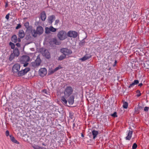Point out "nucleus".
<instances>
[{
  "label": "nucleus",
  "mask_w": 149,
  "mask_h": 149,
  "mask_svg": "<svg viewBox=\"0 0 149 149\" xmlns=\"http://www.w3.org/2000/svg\"><path fill=\"white\" fill-rule=\"evenodd\" d=\"M57 36L59 40H63L67 38V34L64 31L61 30L58 32Z\"/></svg>",
  "instance_id": "1"
},
{
  "label": "nucleus",
  "mask_w": 149,
  "mask_h": 149,
  "mask_svg": "<svg viewBox=\"0 0 149 149\" xmlns=\"http://www.w3.org/2000/svg\"><path fill=\"white\" fill-rule=\"evenodd\" d=\"M73 92V89L71 86H67L64 91V94L65 97H68Z\"/></svg>",
  "instance_id": "2"
},
{
  "label": "nucleus",
  "mask_w": 149,
  "mask_h": 149,
  "mask_svg": "<svg viewBox=\"0 0 149 149\" xmlns=\"http://www.w3.org/2000/svg\"><path fill=\"white\" fill-rule=\"evenodd\" d=\"M41 62L42 61L40 58V55H38L37 56L36 59L35 61L34 62H32L31 64L33 67L36 68L40 65L41 63Z\"/></svg>",
  "instance_id": "3"
},
{
  "label": "nucleus",
  "mask_w": 149,
  "mask_h": 149,
  "mask_svg": "<svg viewBox=\"0 0 149 149\" xmlns=\"http://www.w3.org/2000/svg\"><path fill=\"white\" fill-rule=\"evenodd\" d=\"M20 69V65L19 64L16 63L15 64L12 68V72L14 74L17 73Z\"/></svg>",
  "instance_id": "4"
},
{
  "label": "nucleus",
  "mask_w": 149,
  "mask_h": 149,
  "mask_svg": "<svg viewBox=\"0 0 149 149\" xmlns=\"http://www.w3.org/2000/svg\"><path fill=\"white\" fill-rule=\"evenodd\" d=\"M56 29L54 28L52 26L49 27H45V32L46 33L49 34L50 33V32H54L56 31Z\"/></svg>",
  "instance_id": "5"
},
{
  "label": "nucleus",
  "mask_w": 149,
  "mask_h": 149,
  "mask_svg": "<svg viewBox=\"0 0 149 149\" xmlns=\"http://www.w3.org/2000/svg\"><path fill=\"white\" fill-rule=\"evenodd\" d=\"M61 52L65 55H69L71 54L72 51L69 49L66 48H63L61 49Z\"/></svg>",
  "instance_id": "6"
},
{
  "label": "nucleus",
  "mask_w": 149,
  "mask_h": 149,
  "mask_svg": "<svg viewBox=\"0 0 149 149\" xmlns=\"http://www.w3.org/2000/svg\"><path fill=\"white\" fill-rule=\"evenodd\" d=\"M30 60L29 57L27 56H23L20 59V62L24 63L28 62Z\"/></svg>",
  "instance_id": "7"
},
{
  "label": "nucleus",
  "mask_w": 149,
  "mask_h": 149,
  "mask_svg": "<svg viewBox=\"0 0 149 149\" xmlns=\"http://www.w3.org/2000/svg\"><path fill=\"white\" fill-rule=\"evenodd\" d=\"M67 36L70 37L75 38L77 36V33L74 31H70L67 33Z\"/></svg>",
  "instance_id": "8"
},
{
  "label": "nucleus",
  "mask_w": 149,
  "mask_h": 149,
  "mask_svg": "<svg viewBox=\"0 0 149 149\" xmlns=\"http://www.w3.org/2000/svg\"><path fill=\"white\" fill-rule=\"evenodd\" d=\"M47 73V70L45 68H40L39 71V74L41 77L45 76Z\"/></svg>",
  "instance_id": "9"
},
{
  "label": "nucleus",
  "mask_w": 149,
  "mask_h": 149,
  "mask_svg": "<svg viewBox=\"0 0 149 149\" xmlns=\"http://www.w3.org/2000/svg\"><path fill=\"white\" fill-rule=\"evenodd\" d=\"M43 55L45 56L47 59H49L51 58V55L50 53L47 50L44 51Z\"/></svg>",
  "instance_id": "10"
},
{
  "label": "nucleus",
  "mask_w": 149,
  "mask_h": 149,
  "mask_svg": "<svg viewBox=\"0 0 149 149\" xmlns=\"http://www.w3.org/2000/svg\"><path fill=\"white\" fill-rule=\"evenodd\" d=\"M91 57V55L90 54H86L83 57L79 59V60L82 61H84L90 58Z\"/></svg>",
  "instance_id": "11"
},
{
  "label": "nucleus",
  "mask_w": 149,
  "mask_h": 149,
  "mask_svg": "<svg viewBox=\"0 0 149 149\" xmlns=\"http://www.w3.org/2000/svg\"><path fill=\"white\" fill-rule=\"evenodd\" d=\"M133 132L132 131L129 130L127 131V136L125 137V139L127 140H130L132 136Z\"/></svg>",
  "instance_id": "12"
},
{
  "label": "nucleus",
  "mask_w": 149,
  "mask_h": 149,
  "mask_svg": "<svg viewBox=\"0 0 149 149\" xmlns=\"http://www.w3.org/2000/svg\"><path fill=\"white\" fill-rule=\"evenodd\" d=\"M38 34L39 35L42 34L43 32V29L42 27L41 26H38L37 27L36 30Z\"/></svg>",
  "instance_id": "13"
},
{
  "label": "nucleus",
  "mask_w": 149,
  "mask_h": 149,
  "mask_svg": "<svg viewBox=\"0 0 149 149\" xmlns=\"http://www.w3.org/2000/svg\"><path fill=\"white\" fill-rule=\"evenodd\" d=\"M74 95L71 96L68 100V102L69 104L72 105L74 103Z\"/></svg>",
  "instance_id": "14"
},
{
  "label": "nucleus",
  "mask_w": 149,
  "mask_h": 149,
  "mask_svg": "<svg viewBox=\"0 0 149 149\" xmlns=\"http://www.w3.org/2000/svg\"><path fill=\"white\" fill-rule=\"evenodd\" d=\"M51 42L54 44L57 45H59L61 43L60 42L55 38H53L52 39Z\"/></svg>",
  "instance_id": "15"
},
{
  "label": "nucleus",
  "mask_w": 149,
  "mask_h": 149,
  "mask_svg": "<svg viewBox=\"0 0 149 149\" xmlns=\"http://www.w3.org/2000/svg\"><path fill=\"white\" fill-rule=\"evenodd\" d=\"M40 18L42 21L45 20L46 18V14L45 11L42 12L40 14Z\"/></svg>",
  "instance_id": "16"
},
{
  "label": "nucleus",
  "mask_w": 149,
  "mask_h": 149,
  "mask_svg": "<svg viewBox=\"0 0 149 149\" xmlns=\"http://www.w3.org/2000/svg\"><path fill=\"white\" fill-rule=\"evenodd\" d=\"M12 53L15 56L17 57L19 55V52L18 49L17 48H15L14 49Z\"/></svg>",
  "instance_id": "17"
},
{
  "label": "nucleus",
  "mask_w": 149,
  "mask_h": 149,
  "mask_svg": "<svg viewBox=\"0 0 149 149\" xmlns=\"http://www.w3.org/2000/svg\"><path fill=\"white\" fill-rule=\"evenodd\" d=\"M24 26L27 30H30L32 29V26H29V23L28 22H26L25 23Z\"/></svg>",
  "instance_id": "18"
},
{
  "label": "nucleus",
  "mask_w": 149,
  "mask_h": 149,
  "mask_svg": "<svg viewBox=\"0 0 149 149\" xmlns=\"http://www.w3.org/2000/svg\"><path fill=\"white\" fill-rule=\"evenodd\" d=\"M19 36L20 38H23L25 36L24 31L22 30H19Z\"/></svg>",
  "instance_id": "19"
},
{
  "label": "nucleus",
  "mask_w": 149,
  "mask_h": 149,
  "mask_svg": "<svg viewBox=\"0 0 149 149\" xmlns=\"http://www.w3.org/2000/svg\"><path fill=\"white\" fill-rule=\"evenodd\" d=\"M65 97L66 98L67 97H65V96H63L61 97V102L63 104H66L67 103V101L66 100Z\"/></svg>",
  "instance_id": "20"
},
{
  "label": "nucleus",
  "mask_w": 149,
  "mask_h": 149,
  "mask_svg": "<svg viewBox=\"0 0 149 149\" xmlns=\"http://www.w3.org/2000/svg\"><path fill=\"white\" fill-rule=\"evenodd\" d=\"M92 133L93 136V139H95L97 135L98 134V131L95 130H93L92 131Z\"/></svg>",
  "instance_id": "21"
},
{
  "label": "nucleus",
  "mask_w": 149,
  "mask_h": 149,
  "mask_svg": "<svg viewBox=\"0 0 149 149\" xmlns=\"http://www.w3.org/2000/svg\"><path fill=\"white\" fill-rule=\"evenodd\" d=\"M31 33L32 36L34 37H36L37 36V34L38 33L36 31L35 29L32 30L31 31Z\"/></svg>",
  "instance_id": "22"
},
{
  "label": "nucleus",
  "mask_w": 149,
  "mask_h": 149,
  "mask_svg": "<svg viewBox=\"0 0 149 149\" xmlns=\"http://www.w3.org/2000/svg\"><path fill=\"white\" fill-rule=\"evenodd\" d=\"M17 73V76L18 77L22 76L25 74L23 70H21L20 71H19Z\"/></svg>",
  "instance_id": "23"
},
{
  "label": "nucleus",
  "mask_w": 149,
  "mask_h": 149,
  "mask_svg": "<svg viewBox=\"0 0 149 149\" xmlns=\"http://www.w3.org/2000/svg\"><path fill=\"white\" fill-rule=\"evenodd\" d=\"M10 137L11 140L13 142L17 144H19V142L16 140L14 137L11 136H10Z\"/></svg>",
  "instance_id": "24"
},
{
  "label": "nucleus",
  "mask_w": 149,
  "mask_h": 149,
  "mask_svg": "<svg viewBox=\"0 0 149 149\" xmlns=\"http://www.w3.org/2000/svg\"><path fill=\"white\" fill-rule=\"evenodd\" d=\"M11 40L13 42L16 43L17 41V38L16 36L14 35L11 38Z\"/></svg>",
  "instance_id": "25"
},
{
  "label": "nucleus",
  "mask_w": 149,
  "mask_h": 149,
  "mask_svg": "<svg viewBox=\"0 0 149 149\" xmlns=\"http://www.w3.org/2000/svg\"><path fill=\"white\" fill-rule=\"evenodd\" d=\"M55 19V16L54 15H52L49 16L48 17L49 20L51 23H52L54 20Z\"/></svg>",
  "instance_id": "26"
},
{
  "label": "nucleus",
  "mask_w": 149,
  "mask_h": 149,
  "mask_svg": "<svg viewBox=\"0 0 149 149\" xmlns=\"http://www.w3.org/2000/svg\"><path fill=\"white\" fill-rule=\"evenodd\" d=\"M15 56L12 53L10 55L9 58V60L10 61H12L15 57Z\"/></svg>",
  "instance_id": "27"
},
{
  "label": "nucleus",
  "mask_w": 149,
  "mask_h": 149,
  "mask_svg": "<svg viewBox=\"0 0 149 149\" xmlns=\"http://www.w3.org/2000/svg\"><path fill=\"white\" fill-rule=\"evenodd\" d=\"M128 104L127 102L123 101V107L124 108L127 109L128 107Z\"/></svg>",
  "instance_id": "28"
},
{
  "label": "nucleus",
  "mask_w": 149,
  "mask_h": 149,
  "mask_svg": "<svg viewBox=\"0 0 149 149\" xmlns=\"http://www.w3.org/2000/svg\"><path fill=\"white\" fill-rule=\"evenodd\" d=\"M66 57L65 55H63L60 56L58 58V60L59 61H61L65 58Z\"/></svg>",
  "instance_id": "29"
},
{
  "label": "nucleus",
  "mask_w": 149,
  "mask_h": 149,
  "mask_svg": "<svg viewBox=\"0 0 149 149\" xmlns=\"http://www.w3.org/2000/svg\"><path fill=\"white\" fill-rule=\"evenodd\" d=\"M145 66L146 68L149 69V61H148L146 62L145 63Z\"/></svg>",
  "instance_id": "30"
},
{
  "label": "nucleus",
  "mask_w": 149,
  "mask_h": 149,
  "mask_svg": "<svg viewBox=\"0 0 149 149\" xmlns=\"http://www.w3.org/2000/svg\"><path fill=\"white\" fill-rule=\"evenodd\" d=\"M23 70L24 72V74H25L30 70V69L29 68H26Z\"/></svg>",
  "instance_id": "31"
},
{
  "label": "nucleus",
  "mask_w": 149,
  "mask_h": 149,
  "mask_svg": "<svg viewBox=\"0 0 149 149\" xmlns=\"http://www.w3.org/2000/svg\"><path fill=\"white\" fill-rule=\"evenodd\" d=\"M62 68V67H61L60 65H58V67H56L54 69L55 71H57L58 70Z\"/></svg>",
  "instance_id": "32"
},
{
  "label": "nucleus",
  "mask_w": 149,
  "mask_h": 149,
  "mask_svg": "<svg viewBox=\"0 0 149 149\" xmlns=\"http://www.w3.org/2000/svg\"><path fill=\"white\" fill-rule=\"evenodd\" d=\"M136 93H137L136 95V96L137 97H139L141 95V94L140 93V91L139 90H137V91H136Z\"/></svg>",
  "instance_id": "33"
},
{
  "label": "nucleus",
  "mask_w": 149,
  "mask_h": 149,
  "mask_svg": "<svg viewBox=\"0 0 149 149\" xmlns=\"http://www.w3.org/2000/svg\"><path fill=\"white\" fill-rule=\"evenodd\" d=\"M69 117L71 119L73 118V114L72 112H69Z\"/></svg>",
  "instance_id": "34"
},
{
  "label": "nucleus",
  "mask_w": 149,
  "mask_h": 149,
  "mask_svg": "<svg viewBox=\"0 0 149 149\" xmlns=\"http://www.w3.org/2000/svg\"><path fill=\"white\" fill-rule=\"evenodd\" d=\"M137 147V145L136 143H134L133 144L132 146V149H136Z\"/></svg>",
  "instance_id": "35"
},
{
  "label": "nucleus",
  "mask_w": 149,
  "mask_h": 149,
  "mask_svg": "<svg viewBox=\"0 0 149 149\" xmlns=\"http://www.w3.org/2000/svg\"><path fill=\"white\" fill-rule=\"evenodd\" d=\"M9 44L11 46V48L12 49H14L15 46V45L11 42H10Z\"/></svg>",
  "instance_id": "36"
},
{
  "label": "nucleus",
  "mask_w": 149,
  "mask_h": 149,
  "mask_svg": "<svg viewBox=\"0 0 149 149\" xmlns=\"http://www.w3.org/2000/svg\"><path fill=\"white\" fill-rule=\"evenodd\" d=\"M22 25L20 24H18L17 25V26L15 27V29H18L21 28Z\"/></svg>",
  "instance_id": "37"
},
{
  "label": "nucleus",
  "mask_w": 149,
  "mask_h": 149,
  "mask_svg": "<svg viewBox=\"0 0 149 149\" xmlns=\"http://www.w3.org/2000/svg\"><path fill=\"white\" fill-rule=\"evenodd\" d=\"M56 71H55L54 69L50 70H49V73L50 74H52Z\"/></svg>",
  "instance_id": "38"
},
{
  "label": "nucleus",
  "mask_w": 149,
  "mask_h": 149,
  "mask_svg": "<svg viewBox=\"0 0 149 149\" xmlns=\"http://www.w3.org/2000/svg\"><path fill=\"white\" fill-rule=\"evenodd\" d=\"M111 116L114 117H117V113L116 112H114L113 114H111Z\"/></svg>",
  "instance_id": "39"
},
{
  "label": "nucleus",
  "mask_w": 149,
  "mask_h": 149,
  "mask_svg": "<svg viewBox=\"0 0 149 149\" xmlns=\"http://www.w3.org/2000/svg\"><path fill=\"white\" fill-rule=\"evenodd\" d=\"M133 83H134V84L135 85H137L139 83V81L138 80H134V81L133 82Z\"/></svg>",
  "instance_id": "40"
},
{
  "label": "nucleus",
  "mask_w": 149,
  "mask_h": 149,
  "mask_svg": "<svg viewBox=\"0 0 149 149\" xmlns=\"http://www.w3.org/2000/svg\"><path fill=\"white\" fill-rule=\"evenodd\" d=\"M9 15H10V13H8L6 16L5 18H6L8 20L9 18Z\"/></svg>",
  "instance_id": "41"
},
{
  "label": "nucleus",
  "mask_w": 149,
  "mask_h": 149,
  "mask_svg": "<svg viewBox=\"0 0 149 149\" xmlns=\"http://www.w3.org/2000/svg\"><path fill=\"white\" fill-rule=\"evenodd\" d=\"M149 109V107H146L144 108V111H147Z\"/></svg>",
  "instance_id": "42"
},
{
  "label": "nucleus",
  "mask_w": 149,
  "mask_h": 149,
  "mask_svg": "<svg viewBox=\"0 0 149 149\" xmlns=\"http://www.w3.org/2000/svg\"><path fill=\"white\" fill-rule=\"evenodd\" d=\"M134 85H135L134 84V83H133V82L132 84H131L130 85V86H129V88H130L132 87Z\"/></svg>",
  "instance_id": "43"
},
{
  "label": "nucleus",
  "mask_w": 149,
  "mask_h": 149,
  "mask_svg": "<svg viewBox=\"0 0 149 149\" xmlns=\"http://www.w3.org/2000/svg\"><path fill=\"white\" fill-rule=\"evenodd\" d=\"M9 132L8 130L6 131V135L7 136H8L9 135Z\"/></svg>",
  "instance_id": "44"
},
{
  "label": "nucleus",
  "mask_w": 149,
  "mask_h": 149,
  "mask_svg": "<svg viewBox=\"0 0 149 149\" xmlns=\"http://www.w3.org/2000/svg\"><path fill=\"white\" fill-rule=\"evenodd\" d=\"M59 22V20L58 19H57L55 21V24H58Z\"/></svg>",
  "instance_id": "45"
},
{
  "label": "nucleus",
  "mask_w": 149,
  "mask_h": 149,
  "mask_svg": "<svg viewBox=\"0 0 149 149\" xmlns=\"http://www.w3.org/2000/svg\"><path fill=\"white\" fill-rule=\"evenodd\" d=\"M16 45L18 47H20V44L19 43H17L16 44Z\"/></svg>",
  "instance_id": "46"
},
{
  "label": "nucleus",
  "mask_w": 149,
  "mask_h": 149,
  "mask_svg": "<svg viewBox=\"0 0 149 149\" xmlns=\"http://www.w3.org/2000/svg\"><path fill=\"white\" fill-rule=\"evenodd\" d=\"M117 61H116V60H115V61L114 64H113V66H114L116 65V63H117Z\"/></svg>",
  "instance_id": "47"
},
{
  "label": "nucleus",
  "mask_w": 149,
  "mask_h": 149,
  "mask_svg": "<svg viewBox=\"0 0 149 149\" xmlns=\"http://www.w3.org/2000/svg\"><path fill=\"white\" fill-rule=\"evenodd\" d=\"M21 41V39L20 38H18V39H17V41L19 42Z\"/></svg>",
  "instance_id": "48"
},
{
  "label": "nucleus",
  "mask_w": 149,
  "mask_h": 149,
  "mask_svg": "<svg viewBox=\"0 0 149 149\" xmlns=\"http://www.w3.org/2000/svg\"><path fill=\"white\" fill-rule=\"evenodd\" d=\"M24 67H26V66H27V65L28 64V63H24Z\"/></svg>",
  "instance_id": "49"
},
{
  "label": "nucleus",
  "mask_w": 149,
  "mask_h": 149,
  "mask_svg": "<svg viewBox=\"0 0 149 149\" xmlns=\"http://www.w3.org/2000/svg\"><path fill=\"white\" fill-rule=\"evenodd\" d=\"M142 85H143V84L142 83H141L139 84L138 86H139L141 87L142 86Z\"/></svg>",
  "instance_id": "50"
},
{
  "label": "nucleus",
  "mask_w": 149,
  "mask_h": 149,
  "mask_svg": "<svg viewBox=\"0 0 149 149\" xmlns=\"http://www.w3.org/2000/svg\"><path fill=\"white\" fill-rule=\"evenodd\" d=\"M8 6V4H6V5H5V7H6Z\"/></svg>",
  "instance_id": "51"
},
{
  "label": "nucleus",
  "mask_w": 149,
  "mask_h": 149,
  "mask_svg": "<svg viewBox=\"0 0 149 149\" xmlns=\"http://www.w3.org/2000/svg\"><path fill=\"white\" fill-rule=\"evenodd\" d=\"M81 136L82 137H84V135L83 134H81Z\"/></svg>",
  "instance_id": "52"
},
{
  "label": "nucleus",
  "mask_w": 149,
  "mask_h": 149,
  "mask_svg": "<svg viewBox=\"0 0 149 149\" xmlns=\"http://www.w3.org/2000/svg\"><path fill=\"white\" fill-rule=\"evenodd\" d=\"M42 145H44V146H46V145H45V144H44V143H42Z\"/></svg>",
  "instance_id": "53"
},
{
  "label": "nucleus",
  "mask_w": 149,
  "mask_h": 149,
  "mask_svg": "<svg viewBox=\"0 0 149 149\" xmlns=\"http://www.w3.org/2000/svg\"><path fill=\"white\" fill-rule=\"evenodd\" d=\"M74 125H75L74 124L73 125V126H74Z\"/></svg>",
  "instance_id": "54"
}]
</instances>
